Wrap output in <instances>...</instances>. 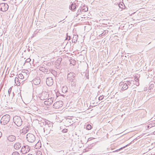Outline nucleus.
I'll use <instances>...</instances> for the list:
<instances>
[{
	"label": "nucleus",
	"mask_w": 155,
	"mask_h": 155,
	"mask_svg": "<svg viewBox=\"0 0 155 155\" xmlns=\"http://www.w3.org/2000/svg\"><path fill=\"white\" fill-rule=\"evenodd\" d=\"M10 119V116L8 114L3 116L0 122L1 124L5 125L7 124L9 121Z\"/></svg>",
	"instance_id": "f257e3e1"
},
{
	"label": "nucleus",
	"mask_w": 155,
	"mask_h": 155,
	"mask_svg": "<svg viewBox=\"0 0 155 155\" xmlns=\"http://www.w3.org/2000/svg\"><path fill=\"white\" fill-rule=\"evenodd\" d=\"M15 123L18 126H20L22 124V120L21 117L18 116H15L13 118Z\"/></svg>",
	"instance_id": "f03ea898"
},
{
	"label": "nucleus",
	"mask_w": 155,
	"mask_h": 155,
	"mask_svg": "<svg viewBox=\"0 0 155 155\" xmlns=\"http://www.w3.org/2000/svg\"><path fill=\"white\" fill-rule=\"evenodd\" d=\"M26 139L27 140L30 142L32 143L35 140V136L31 133H28L26 135Z\"/></svg>",
	"instance_id": "7ed1b4c3"
},
{
	"label": "nucleus",
	"mask_w": 155,
	"mask_h": 155,
	"mask_svg": "<svg viewBox=\"0 0 155 155\" xmlns=\"http://www.w3.org/2000/svg\"><path fill=\"white\" fill-rule=\"evenodd\" d=\"M8 5L5 3H2L0 4V10L2 12H5L8 9Z\"/></svg>",
	"instance_id": "20e7f679"
},
{
	"label": "nucleus",
	"mask_w": 155,
	"mask_h": 155,
	"mask_svg": "<svg viewBox=\"0 0 155 155\" xmlns=\"http://www.w3.org/2000/svg\"><path fill=\"white\" fill-rule=\"evenodd\" d=\"M30 149V148L28 146H24L22 147L21 152L23 154H25L28 152Z\"/></svg>",
	"instance_id": "39448f33"
},
{
	"label": "nucleus",
	"mask_w": 155,
	"mask_h": 155,
	"mask_svg": "<svg viewBox=\"0 0 155 155\" xmlns=\"http://www.w3.org/2000/svg\"><path fill=\"white\" fill-rule=\"evenodd\" d=\"M63 103L62 101L56 102L53 105V108L55 109H58L62 107Z\"/></svg>",
	"instance_id": "423d86ee"
},
{
	"label": "nucleus",
	"mask_w": 155,
	"mask_h": 155,
	"mask_svg": "<svg viewBox=\"0 0 155 155\" xmlns=\"http://www.w3.org/2000/svg\"><path fill=\"white\" fill-rule=\"evenodd\" d=\"M49 95V94L48 92H43L41 94L40 98L41 100H45L48 97Z\"/></svg>",
	"instance_id": "0eeeda50"
},
{
	"label": "nucleus",
	"mask_w": 155,
	"mask_h": 155,
	"mask_svg": "<svg viewBox=\"0 0 155 155\" xmlns=\"http://www.w3.org/2000/svg\"><path fill=\"white\" fill-rule=\"evenodd\" d=\"M47 85L48 86H51L53 83V81L52 78H48L46 80Z\"/></svg>",
	"instance_id": "6e6552de"
},
{
	"label": "nucleus",
	"mask_w": 155,
	"mask_h": 155,
	"mask_svg": "<svg viewBox=\"0 0 155 155\" xmlns=\"http://www.w3.org/2000/svg\"><path fill=\"white\" fill-rule=\"evenodd\" d=\"M88 10V8L87 7L85 6H83L79 10H78V12H78V15L79 14H80V13H82L81 12H86Z\"/></svg>",
	"instance_id": "1a4fd4ad"
},
{
	"label": "nucleus",
	"mask_w": 155,
	"mask_h": 155,
	"mask_svg": "<svg viewBox=\"0 0 155 155\" xmlns=\"http://www.w3.org/2000/svg\"><path fill=\"white\" fill-rule=\"evenodd\" d=\"M53 100L51 98H48L47 101L44 102V104L46 105H50L53 102Z\"/></svg>",
	"instance_id": "9d476101"
},
{
	"label": "nucleus",
	"mask_w": 155,
	"mask_h": 155,
	"mask_svg": "<svg viewBox=\"0 0 155 155\" xmlns=\"http://www.w3.org/2000/svg\"><path fill=\"white\" fill-rule=\"evenodd\" d=\"M8 140L10 142H12L15 140V137L12 135L9 136L8 137Z\"/></svg>",
	"instance_id": "9b49d317"
},
{
	"label": "nucleus",
	"mask_w": 155,
	"mask_h": 155,
	"mask_svg": "<svg viewBox=\"0 0 155 155\" xmlns=\"http://www.w3.org/2000/svg\"><path fill=\"white\" fill-rule=\"evenodd\" d=\"M21 147V144L18 142L15 143L14 145V147L16 150L19 149Z\"/></svg>",
	"instance_id": "f8f14e48"
},
{
	"label": "nucleus",
	"mask_w": 155,
	"mask_h": 155,
	"mask_svg": "<svg viewBox=\"0 0 155 155\" xmlns=\"http://www.w3.org/2000/svg\"><path fill=\"white\" fill-rule=\"evenodd\" d=\"M29 129V126H27L24 127L22 129V132L24 133H27Z\"/></svg>",
	"instance_id": "ddd939ff"
},
{
	"label": "nucleus",
	"mask_w": 155,
	"mask_h": 155,
	"mask_svg": "<svg viewBox=\"0 0 155 155\" xmlns=\"http://www.w3.org/2000/svg\"><path fill=\"white\" fill-rule=\"evenodd\" d=\"M128 86L127 84L124 83V84L123 87L122 88V90H125L127 89Z\"/></svg>",
	"instance_id": "4468645a"
},
{
	"label": "nucleus",
	"mask_w": 155,
	"mask_h": 155,
	"mask_svg": "<svg viewBox=\"0 0 155 155\" xmlns=\"http://www.w3.org/2000/svg\"><path fill=\"white\" fill-rule=\"evenodd\" d=\"M15 83L17 85L19 86L20 84V82L19 81L18 79L17 78H15Z\"/></svg>",
	"instance_id": "2eb2a0df"
},
{
	"label": "nucleus",
	"mask_w": 155,
	"mask_h": 155,
	"mask_svg": "<svg viewBox=\"0 0 155 155\" xmlns=\"http://www.w3.org/2000/svg\"><path fill=\"white\" fill-rule=\"evenodd\" d=\"M76 5L75 3H72L71 5V8L72 9L74 10L76 8Z\"/></svg>",
	"instance_id": "dca6fc26"
},
{
	"label": "nucleus",
	"mask_w": 155,
	"mask_h": 155,
	"mask_svg": "<svg viewBox=\"0 0 155 155\" xmlns=\"http://www.w3.org/2000/svg\"><path fill=\"white\" fill-rule=\"evenodd\" d=\"M18 78L22 79L24 78V77L21 74H20L18 75Z\"/></svg>",
	"instance_id": "f3484780"
},
{
	"label": "nucleus",
	"mask_w": 155,
	"mask_h": 155,
	"mask_svg": "<svg viewBox=\"0 0 155 155\" xmlns=\"http://www.w3.org/2000/svg\"><path fill=\"white\" fill-rule=\"evenodd\" d=\"M92 128L91 126V125L88 124L87 126V129L88 130H90Z\"/></svg>",
	"instance_id": "a211bd4d"
},
{
	"label": "nucleus",
	"mask_w": 155,
	"mask_h": 155,
	"mask_svg": "<svg viewBox=\"0 0 155 155\" xmlns=\"http://www.w3.org/2000/svg\"><path fill=\"white\" fill-rule=\"evenodd\" d=\"M12 155H19V154L17 152H14L12 153Z\"/></svg>",
	"instance_id": "6ab92c4d"
},
{
	"label": "nucleus",
	"mask_w": 155,
	"mask_h": 155,
	"mask_svg": "<svg viewBox=\"0 0 155 155\" xmlns=\"http://www.w3.org/2000/svg\"><path fill=\"white\" fill-rule=\"evenodd\" d=\"M61 58H59L57 60V62H58V64H59L61 63Z\"/></svg>",
	"instance_id": "aec40b11"
},
{
	"label": "nucleus",
	"mask_w": 155,
	"mask_h": 155,
	"mask_svg": "<svg viewBox=\"0 0 155 155\" xmlns=\"http://www.w3.org/2000/svg\"><path fill=\"white\" fill-rule=\"evenodd\" d=\"M68 130L67 129H65L63 130L62 132L63 133H66L67 132Z\"/></svg>",
	"instance_id": "412c9836"
},
{
	"label": "nucleus",
	"mask_w": 155,
	"mask_h": 155,
	"mask_svg": "<svg viewBox=\"0 0 155 155\" xmlns=\"http://www.w3.org/2000/svg\"><path fill=\"white\" fill-rule=\"evenodd\" d=\"M39 153V154H40V155H41V152L40 151H38L37 152V154L38 153Z\"/></svg>",
	"instance_id": "4be33fe9"
},
{
	"label": "nucleus",
	"mask_w": 155,
	"mask_h": 155,
	"mask_svg": "<svg viewBox=\"0 0 155 155\" xmlns=\"http://www.w3.org/2000/svg\"><path fill=\"white\" fill-rule=\"evenodd\" d=\"M125 147V146H124V147H121V148H120L119 150H122V149L123 148H124Z\"/></svg>",
	"instance_id": "5701e85b"
},
{
	"label": "nucleus",
	"mask_w": 155,
	"mask_h": 155,
	"mask_svg": "<svg viewBox=\"0 0 155 155\" xmlns=\"http://www.w3.org/2000/svg\"><path fill=\"white\" fill-rule=\"evenodd\" d=\"M121 5L122 6H122V5ZM119 7H120V8H123V7H123V6H122V7H121L120 6V5H119Z\"/></svg>",
	"instance_id": "b1692460"
},
{
	"label": "nucleus",
	"mask_w": 155,
	"mask_h": 155,
	"mask_svg": "<svg viewBox=\"0 0 155 155\" xmlns=\"http://www.w3.org/2000/svg\"><path fill=\"white\" fill-rule=\"evenodd\" d=\"M28 155H32L31 154H28Z\"/></svg>",
	"instance_id": "393cba45"
},
{
	"label": "nucleus",
	"mask_w": 155,
	"mask_h": 155,
	"mask_svg": "<svg viewBox=\"0 0 155 155\" xmlns=\"http://www.w3.org/2000/svg\"><path fill=\"white\" fill-rule=\"evenodd\" d=\"M154 134H155V131L154 132Z\"/></svg>",
	"instance_id": "a878e982"
},
{
	"label": "nucleus",
	"mask_w": 155,
	"mask_h": 155,
	"mask_svg": "<svg viewBox=\"0 0 155 155\" xmlns=\"http://www.w3.org/2000/svg\"><path fill=\"white\" fill-rule=\"evenodd\" d=\"M100 97H99V99H100Z\"/></svg>",
	"instance_id": "bb28decb"
}]
</instances>
